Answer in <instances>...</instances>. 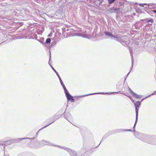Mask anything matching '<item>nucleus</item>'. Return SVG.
<instances>
[{
    "mask_svg": "<svg viewBox=\"0 0 156 156\" xmlns=\"http://www.w3.org/2000/svg\"><path fill=\"white\" fill-rule=\"evenodd\" d=\"M135 136L139 139L144 142L148 144H155L154 142H152L150 140H149V138L150 135H145L141 133L138 132L135 133Z\"/></svg>",
    "mask_w": 156,
    "mask_h": 156,
    "instance_id": "nucleus-1",
    "label": "nucleus"
},
{
    "mask_svg": "<svg viewBox=\"0 0 156 156\" xmlns=\"http://www.w3.org/2000/svg\"><path fill=\"white\" fill-rule=\"evenodd\" d=\"M60 83L63 88L64 93L65 94L67 98V100L68 101H70L71 102H75L74 99L73 98V97L69 93L63 82L62 81Z\"/></svg>",
    "mask_w": 156,
    "mask_h": 156,
    "instance_id": "nucleus-2",
    "label": "nucleus"
},
{
    "mask_svg": "<svg viewBox=\"0 0 156 156\" xmlns=\"http://www.w3.org/2000/svg\"><path fill=\"white\" fill-rule=\"evenodd\" d=\"M112 37L115 41L120 43L122 45L124 46H127V42L124 40L120 36L116 34H115L114 36Z\"/></svg>",
    "mask_w": 156,
    "mask_h": 156,
    "instance_id": "nucleus-3",
    "label": "nucleus"
},
{
    "mask_svg": "<svg viewBox=\"0 0 156 156\" xmlns=\"http://www.w3.org/2000/svg\"><path fill=\"white\" fill-rule=\"evenodd\" d=\"M56 146L59 147L63 149L68 152L70 155L71 156H77V152L74 150L70 149V148L65 147H61L59 145H57Z\"/></svg>",
    "mask_w": 156,
    "mask_h": 156,
    "instance_id": "nucleus-4",
    "label": "nucleus"
},
{
    "mask_svg": "<svg viewBox=\"0 0 156 156\" xmlns=\"http://www.w3.org/2000/svg\"><path fill=\"white\" fill-rule=\"evenodd\" d=\"M40 144L41 146H43L44 145H47L56 147V146L57 145H55L54 144L51 143L50 142L45 140H42L41 141ZM56 147H57L56 146Z\"/></svg>",
    "mask_w": 156,
    "mask_h": 156,
    "instance_id": "nucleus-5",
    "label": "nucleus"
},
{
    "mask_svg": "<svg viewBox=\"0 0 156 156\" xmlns=\"http://www.w3.org/2000/svg\"><path fill=\"white\" fill-rule=\"evenodd\" d=\"M141 105L140 102L138 101L136 103H134V105L135 107L136 114V120L138 119V112L139 108Z\"/></svg>",
    "mask_w": 156,
    "mask_h": 156,
    "instance_id": "nucleus-6",
    "label": "nucleus"
},
{
    "mask_svg": "<svg viewBox=\"0 0 156 156\" xmlns=\"http://www.w3.org/2000/svg\"><path fill=\"white\" fill-rule=\"evenodd\" d=\"M74 36H81L83 37L90 39L91 38V36L88 34H83L80 33H74Z\"/></svg>",
    "mask_w": 156,
    "mask_h": 156,
    "instance_id": "nucleus-7",
    "label": "nucleus"
},
{
    "mask_svg": "<svg viewBox=\"0 0 156 156\" xmlns=\"http://www.w3.org/2000/svg\"><path fill=\"white\" fill-rule=\"evenodd\" d=\"M120 8H117L112 7L111 8L108 10V12L110 13H117L118 11L120 10Z\"/></svg>",
    "mask_w": 156,
    "mask_h": 156,
    "instance_id": "nucleus-8",
    "label": "nucleus"
},
{
    "mask_svg": "<svg viewBox=\"0 0 156 156\" xmlns=\"http://www.w3.org/2000/svg\"><path fill=\"white\" fill-rule=\"evenodd\" d=\"M65 112L63 113L65 118L68 120L69 122H71L69 120L72 119L73 117L72 115L69 113H68L65 115Z\"/></svg>",
    "mask_w": 156,
    "mask_h": 156,
    "instance_id": "nucleus-9",
    "label": "nucleus"
},
{
    "mask_svg": "<svg viewBox=\"0 0 156 156\" xmlns=\"http://www.w3.org/2000/svg\"><path fill=\"white\" fill-rule=\"evenodd\" d=\"M60 116H61L60 115H55L54 116V120L52 122L48 124V125H46V126L43 127V128H42L41 129L44 128L46 127L47 126H48L50 125V124H51L52 123L54 122H55L56 120L60 118Z\"/></svg>",
    "mask_w": 156,
    "mask_h": 156,
    "instance_id": "nucleus-10",
    "label": "nucleus"
},
{
    "mask_svg": "<svg viewBox=\"0 0 156 156\" xmlns=\"http://www.w3.org/2000/svg\"><path fill=\"white\" fill-rule=\"evenodd\" d=\"M149 140H150L151 141L154 142L155 143V144H150L156 145V137L154 136H150L149 138Z\"/></svg>",
    "mask_w": 156,
    "mask_h": 156,
    "instance_id": "nucleus-11",
    "label": "nucleus"
},
{
    "mask_svg": "<svg viewBox=\"0 0 156 156\" xmlns=\"http://www.w3.org/2000/svg\"><path fill=\"white\" fill-rule=\"evenodd\" d=\"M108 93H93V94H87V95H82V96H79L78 97H84V96H87L88 95H93V94H107Z\"/></svg>",
    "mask_w": 156,
    "mask_h": 156,
    "instance_id": "nucleus-12",
    "label": "nucleus"
},
{
    "mask_svg": "<svg viewBox=\"0 0 156 156\" xmlns=\"http://www.w3.org/2000/svg\"><path fill=\"white\" fill-rule=\"evenodd\" d=\"M87 151L86 148L84 147H83V148H81V150L79 152L81 154H83L86 152Z\"/></svg>",
    "mask_w": 156,
    "mask_h": 156,
    "instance_id": "nucleus-13",
    "label": "nucleus"
},
{
    "mask_svg": "<svg viewBox=\"0 0 156 156\" xmlns=\"http://www.w3.org/2000/svg\"><path fill=\"white\" fill-rule=\"evenodd\" d=\"M131 59H132V66H131V67L130 68V70L129 72L126 75V76H128V75L129 74V73L131 72V70H132V69L133 68V62L134 59H133V57L132 55H132L131 54Z\"/></svg>",
    "mask_w": 156,
    "mask_h": 156,
    "instance_id": "nucleus-14",
    "label": "nucleus"
},
{
    "mask_svg": "<svg viewBox=\"0 0 156 156\" xmlns=\"http://www.w3.org/2000/svg\"><path fill=\"white\" fill-rule=\"evenodd\" d=\"M105 34L106 35L108 36V37H113L112 36H114L112 33L108 31H105Z\"/></svg>",
    "mask_w": 156,
    "mask_h": 156,
    "instance_id": "nucleus-15",
    "label": "nucleus"
},
{
    "mask_svg": "<svg viewBox=\"0 0 156 156\" xmlns=\"http://www.w3.org/2000/svg\"><path fill=\"white\" fill-rule=\"evenodd\" d=\"M134 97L136 98L140 99L143 96L141 95H138L136 93H135L134 95H133Z\"/></svg>",
    "mask_w": 156,
    "mask_h": 156,
    "instance_id": "nucleus-16",
    "label": "nucleus"
},
{
    "mask_svg": "<svg viewBox=\"0 0 156 156\" xmlns=\"http://www.w3.org/2000/svg\"><path fill=\"white\" fill-rule=\"evenodd\" d=\"M150 5V4H147L146 3H144V4H139V5L141 7H144V5H146V8H149V5Z\"/></svg>",
    "mask_w": 156,
    "mask_h": 156,
    "instance_id": "nucleus-17",
    "label": "nucleus"
},
{
    "mask_svg": "<svg viewBox=\"0 0 156 156\" xmlns=\"http://www.w3.org/2000/svg\"><path fill=\"white\" fill-rule=\"evenodd\" d=\"M51 41V39L49 38H48L46 39L45 43L46 44H49L50 42Z\"/></svg>",
    "mask_w": 156,
    "mask_h": 156,
    "instance_id": "nucleus-18",
    "label": "nucleus"
},
{
    "mask_svg": "<svg viewBox=\"0 0 156 156\" xmlns=\"http://www.w3.org/2000/svg\"><path fill=\"white\" fill-rule=\"evenodd\" d=\"M22 140V138H19V139H15V140H13L12 141V142L13 143H17V142H19V140Z\"/></svg>",
    "mask_w": 156,
    "mask_h": 156,
    "instance_id": "nucleus-19",
    "label": "nucleus"
},
{
    "mask_svg": "<svg viewBox=\"0 0 156 156\" xmlns=\"http://www.w3.org/2000/svg\"><path fill=\"white\" fill-rule=\"evenodd\" d=\"M156 95V91H155L154 93H152L150 95H148V96L146 97L145 98H147L148 97H150L151 95Z\"/></svg>",
    "mask_w": 156,
    "mask_h": 156,
    "instance_id": "nucleus-20",
    "label": "nucleus"
},
{
    "mask_svg": "<svg viewBox=\"0 0 156 156\" xmlns=\"http://www.w3.org/2000/svg\"><path fill=\"white\" fill-rule=\"evenodd\" d=\"M154 22V20L153 19H151L149 20H148L147 21V23L150 22L151 23H153Z\"/></svg>",
    "mask_w": 156,
    "mask_h": 156,
    "instance_id": "nucleus-21",
    "label": "nucleus"
},
{
    "mask_svg": "<svg viewBox=\"0 0 156 156\" xmlns=\"http://www.w3.org/2000/svg\"><path fill=\"white\" fill-rule=\"evenodd\" d=\"M115 0H108L109 4H111L113 3Z\"/></svg>",
    "mask_w": 156,
    "mask_h": 156,
    "instance_id": "nucleus-22",
    "label": "nucleus"
},
{
    "mask_svg": "<svg viewBox=\"0 0 156 156\" xmlns=\"http://www.w3.org/2000/svg\"><path fill=\"white\" fill-rule=\"evenodd\" d=\"M5 144V145H10L11 144V142L10 141H4Z\"/></svg>",
    "mask_w": 156,
    "mask_h": 156,
    "instance_id": "nucleus-23",
    "label": "nucleus"
},
{
    "mask_svg": "<svg viewBox=\"0 0 156 156\" xmlns=\"http://www.w3.org/2000/svg\"><path fill=\"white\" fill-rule=\"evenodd\" d=\"M5 144L4 141H0V145L4 146Z\"/></svg>",
    "mask_w": 156,
    "mask_h": 156,
    "instance_id": "nucleus-24",
    "label": "nucleus"
},
{
    "mask_svg": "<svg viewBox=\"0 0 156 156\" xmlns=\"http://www.w3.org/2000/svg\"><path fill=\"white\" fill-rule=\"evenodd\" d=\"M51 68L56 73L57 75H58L59 74L56 71V70L54 68L51 66Z\"/></svg>",
    "mask_w": 156,
    "mask_h": 156,
    "instance_id": "nucleus-25",
    "label": "nucleus"
},
{
    "mask_svg": "<svg viewBox=\"0 0 156 156\" xmlns=\"http://www.w3.org/2000/svg\"><path fill=\"white\" fill-rule=\"evenodd\" d=\"M35 139L34 137H33L32 138H22V140H24L26 139H29L30 140H34Z\"/></svg>",
    "mask_w": 156,
    "mask_h": 156,
    "instance_id": "nucleus-26",
    "label": "nucleus"
},
{
    "mask_svg": "<svg viewBox=\"0 0 156 156\" xmlns=\"http://www.w3.org/2000/svg\"><path fill=\"white\" fill-rule=\"evenodd\" d=\"M129 89L130 90V91L129 92L130 94L133 96V95H134V94H135V93H134L133 91H132L130 88H129Z\"/></svg>",
    "mask_w": 156,
    "mask_h": 156,
    "instance_id": "nucleus-27",
    "label": "nucleus"
},
{
    "mask_svg": "<svg viewBox=\"0 0 156 156\" xmlns=\"http://www.w3.org/2000/svg\"><path fill=\"white\" fill-rule=\"evenodd\" d=\"M57 76H58V78H59V80H60V82H62V79H61V77H60V76H59V74H58V75H57Z\"/></svg>",
    "mask_w": 156,
    "mask_h": 156,
    "instance_id": "nucleus-28",
    "label": "nucleus"
},
{
    "mask_svg": "<svg viewBox=\"0 0 156 156\" xmlns=\"http://www.w3.org/2000/svg\"><path fill=\"white\" fill-rule=\"evenodd\" d=\"M136 121H135V124H134V125L133 126V128H134V127H135V126H136V123L137 122V120H136Z\"/></svg>",
    "mask_w": 156,
    "mask_h": 156,
    "instance_id": "nucleus-29",
    "label": "nucleus"
},
{
    "mask_svg": "<svg viewBox=\"0 0 156 156\" xmlns=\"http://www.w3.org/2000/svg\"><path fill=\"white\" fill-rule=\"evenodd\" d=\"M122 129H118L116 130V131L117 132H121L122 131Z\"/></svg>",
    "mask_w": 156,
    "mask_h": 156,
    "instance_id": "nucleus-30",
    "label": "nucleus"
},
{
    "mask_svg": "<svg viewBox=\"0 0 156 156\" xmlns=\"http://www.w3.org/2000/svg\"><path fill=\"white\" fill-rule=\"evenodd\" d=\"M98 1H99L100 2V4H101L102 3V1L103 0H98Z\"/></svg>",
    "mask_w": 156,
    "mask_h": 156,
    "instance_id": "nucleus-31",
    "label": "nucleus"
},
{
    "mask_svg": "<svg viewBox=\"0 0 156 156\" xmlns=\"http://www.w3.org/2000/svg\"><path fill=\"white\" fill-rule=\"evenodd\" d=\"M118 93V92H113L110 93L112 94H117Z\"/></svg>",
    "mask_w": 156,
    "mask_h": 156,
    "instance_id": "nucleus-32",
    "label": "nucleus"
},
{
    "mask_svg": "<svg viewBox=\"0 0 156 156\" xmlns=\"http://www.w3.org/2000/svg\"><path fill=\"white\" fill-rule=\"evenodd\" d=\"M42 128H41V129H40L37 132V133H36V135H38V132L39 131H40L42 129H41Z\"/></svg>",
    "mask_w": 156,
    "mask_h": 156,
    "instance_id": "nucleus-33",
    "label": "nucleus"
},
{
    "mask_svg": "<svg viewBox=\"0 0 156 156\" xmlns=\"http://www.w3.org/2000/svg\"><path fill=\"white\" fill-rule=\"evenodd\" d=\"M124 131H131V130L130 129L124 130Z\"/></svg>",
    "mask_w": 156,
    "mask_h": 156,
    "instance_id": "nucleus-34",
    "label": "nucleus"
},
{
    "mask_svg": "<svg viewBox=\"0 0 156 156\" xmlns=\"http://www.w3.org/2000/svg\"><path fill=\"white\" fill-rule=\"evenodd\" d=\"M129 99H130V100H132V97L131 96H129Z\"/></svg>",
    "mask_w": 156,
    "mask_h": 156,
    "instance_id": "nucleus-35",
    "label": "nucleus"
},
{
    "mask_svg": "<svg viewBox=\"0 0 156 156\" xmlns=\"http://www.w3.org/2000/svg\"><path fill=\"white\" fill-rule=\"evenodd\" d=\"M40 42L42 44H44L45 43H43L41 41L39 40H37Z\"/></svg>",
    "mask_w": 156,
    "mask_h": 156,
    "instance_id": "nucleus-36",
    "label": "nucleus"
},
{
    "mask_svg": "<svg viewBox=\"0 0 156 156\" xmlns=\"http://www.w3.org/2000/svg\"><path fill=\"white\" fill-rule=\"evenodd\" d=\"M127 76H126V75L125 76L124 81H125L126 80V79L127 78Z\"/></svg>",
    "mask_w": 156,
    "mask_h": 156,
    "instance_id": "nucleus-37",
    "label": "nucleus"
},
{
    "mask_svg": "<svg viewBox=\"0 0 156 156\" xmlns=\"http://www.w3.org/2000/svg\"><path fill=\"white\" fill-rule=\"evenodd\" d=\"M146 98H143V99H141V101H140V102H142V101H143L144 99H146Z\"/></svg>",
    "mask_w": 156,
    "mask_h": 156,
    "instance_id": "nucleus-38",
    "label": "nucleus"
},
{
    "mask_svg": "<svg viewBox=\"0 0 156 156\" xmlns=\"http://www.w3.org/2000/svg\"><path fill=\"white\" fill-rule=\"evenodd\" d=\"M132 100V101L133 102L134 104V103H135L134 101L133 100V99L131 100Z\"/></svg>",
    "mask_w": 156,
    "mask_h": 156,
    "instance_id": "nucleus-39",
    "label": "nucleus"
},
{
    "mask_svg": "<svg viewBox=\"0 0 156 156\" xmlns=\"http://www.w3.org/2000/svg\"><path fill=\"white\" fill-rule=\"evenodd\" d=\"M153 12L154 13H156V10H153Z\"/></svg>",
    "mask_w": 156,
    "mask_h": 156,
    "instance_id": "nucleus-40",
    "label": "nucleus"
},
{
    "mask_svg": "<svg viewBox=\"0 0 156 156\" xmlns=\"http://www.w3.org/2000/svg\"><path fill=\"white\" fill-rule=\"evenodd\" d=\"M123 94L124 95H125V96H127V97H129V96H128V95H126V94Z\"/></svg>",
    "mask_w": 156,
    "mask_h": 156,
    "instance_id": "nucleus-41",
    "label": "nucleus"
},
{
    "mask_svg": "<svg viewBox=\"0 0 156 156\" xmlns=\"http://www.w3.org/2000/svg\"><path fill=\"white\" fill-rule=\"evenodd\" d=\"M50 58H51V55H50Z\"/></svg>",
    "mask_w": 156,
    "mask_h": 156,
    "instance_id": "nucleus-42",
    "label": "nucleus"
},
{
    "mask_svg": "<svg viewBox=\"0 0 156 156\" xmlns=\"http://www.w3.org/2000/svg\"><path fill=\"white\" fill-rule=\"evenodd\" d=\"M100 143H101V142ZM100 143H100V144H99V145H100Z\"/></svg>",
    "mask_w": 156,
    "mask_h": 156,
    "instance_id": "nucleus-43",
    "label": "nucleus"
},
{
    "mask_svg": "<svg viewBox=\"0 0 156 156\" xmlns=\"http://www.w3.org/2000/svg\"><path fill=\"white\" fill-rule=\"evenodd\" d=\"M1 44H2V43H1V44H0V45Z\"/></svg>",
    "mask_w": 156,
    "mask_h": 156,
    "instance_id": "nucleus-44",
    "label": "nucleus"
}]
</instances>
